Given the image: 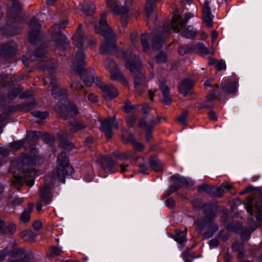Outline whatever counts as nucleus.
<instances>
[{
  "instance_id": "c85d7f7f",
  "label": "nucleus",
  "mask_w": 262,
  "mask_h": 262,
  "mask_svg": "<svg viewBox=\"0 0 262 262\" xmlns=\"http://www.w3.org/2000/svg\"><path fill=\"white\" fill-rule=\"evenodd\" d=\"M202 209L206 216L204 219L202 218L201 219L204 221H213L214 214L213 211V206L210 204H204L202 206Z\"/></svg>"
},
{
  "instance_id": "0eeeda50",
  "label": "nucleus",
  "mask_w": 262,
  "mask_h": 262,
  "mask_svg": "<svg viewBox=\"0 0 262 262\" xmlns=\"http://www.w3.org/2000/svg\"><path fill=\"white\" fill-rule=\"evenodd\" d=\"M172 30L169 24H164L161 30H155L151 33V46L153 50H159L165 42V38Z\"/></svg>"
},
{
  "instance_id": "a878e982",
  "label": "nucleus",
  "mask_w": 262,
  "mask_h": 262,
  "mask_svg": "<svg viewBox=\"0 0 262 262\" xmlns=\"http://www.w3.org/2000/svg\"><path fill=\"white\" fill-rule=\"evenodd\" d=\"M149 165L151 169L156 172H161L163 170V164L161 161L155 156H151L148 161Z\"/></svg>"
},
{
  "instance_id": "423d86ee",
  "label": "nucleus",
  "mask_w": 262,
  "mask_h": 262,
  "mask_svg": "<svg viewBox=\"0 0 262 262\" xmlns=\"http://www.w3.org/2000/svg\"><path fill=\"white\" fill-rule=\"evenodd\" d=\"M194 223L196 225V231L199 235H202L203 239L213 236L214 233L219 230L218 226L213 222V221L196 219Z\"/></svg>"
},
{
  "instance_id": "6ab92c4d",
  "label": "nucleus",
  "mask_w": 262,
  "mask_h": 262,
  "mask_svg": "<svg viewBox=\"0 0 262 262\" xmlns=\"http://www.w3.org/2000/svg\"><path fill=\"white\" fill-rule=\"evenodd\" d=\"M17 46L13 41H9L0 45V55L11 56L16 52Z\"/></svg>"
},
{
  "instance_id": "864d4df0",
  "label": "nucleus",
  "mask_w": 262,
  "mask_h": 262,
  "mask_svg": "<svg viewBox=\"0 0 262 262\" xmlns=\"http://www.w3.org/2000/svg\"><path fill=\"white\" fill-rule=\"evenodd\" d=\"M122 140L123 143L125 144L128 143H131L132 144H135L136 141L133 135L131 133L128 134L127 137H126L124 134H122Z\"/></svg>"
},
{
  "instance_id": "dca6fc26",
  "label": "nucleus",
  "mask_w": 262,
  "mask_h": 262,
  "mask_svg": "<svg viewBox=\"0 0 262 262\" xmlns=\"http://www.w3.org/2000/svg\"><path fill=\"white\" fill-rule=\"evenodd\" d=\"M146 120L145 116L142 117L139 120L138 126L139 127H145V139L148 142L152 138V128L157 124V122L154 119H151L148 122Z\"/></svg>"
},
{
  "instance_id": "2f4dec72",
  "label": "nucleus",
  "mask_w": 262,
  "mask_h": 262,
  "mask_svg": "<svg viewBox=\"0 0 262 262\" xmlns=\"http://www.w3.org/2000/svg\"><path fill=\"white\" fill-rule=\"evenodd\" d=\"M36 104L37 103L33 100L30 102L19 104L14 106L17 108V111L19 110L27 112L33 110L36 106Z\"/></svg>"
},
{
  "instance_id": "6e6552de",
  "label": "nucleus",
  "mask_w": 262,
  "mask_h": 262,
  "mask_svg": "<svg viewBox=\"0 0 262 262\" xmlns=\"http://www.w3.org/2000/svg\"><path fill=\"white\" fill-rule=\"evenodd\" d=\"M247 210L250 213L248 217L249 227L254 228L255 230L260 226V222H262V202L258 201L254 206L249 205Z\"/></svg>"
},
{
  "instance_id": "052dcab7",
  "label": "nucleus",
  "mask_w": 262,
  "mask_h": 262,
  "mask_svg": "<svg viewBox=\"0 0 262 262\" xmlns=\"http://www.w3.org/2000/svg\"><path fill=\"white\" fill-rule=\"evenodd\" d=\"M137 120L136 116L133 114L126 118V123L130 127H133Z\"/></svg>"
},
{
  "instance_id": "c756f323",
  "label": "nucleus",
  "mask_w": 262,
  "mask_h": 262,
  "mask_svg": "<svg viewBox=\"0 0 262 262\" xmlns=\"http://www.w3.org/2000/svg\"><path fill=\"white\" fill-rule=\"evenodd\" d=\"M110 73L111 78L112 79L118 80L123 84H127V81L124 77L121 71L118 68V67L115 69V70H113V72H110Z\"/></svg>"
},
{
  "instance_id": "680f3d73",
  "label": "nucleus",
  "mask_w": 262,
  "mask_h": 262,
  "mask_svg": "<svg viewBox=\"0 0 262 262\" xmlns=\"http://www.w3.org/2000/svg\"><path fill=\"white\" fill-rule=\"evenodd\" d=\"M193 48H194V50L196 49L199 50L202 54L205 55L209 54L208 49L202 43H198Z\"/></svg>"
},
{
  "instance_id": "393cba45",
  "label": "nucleus",
  "mask_w": 262,
  "mask_h": 262,
  "mask_svg": "<svg viewBox=\"0 0 262 262\" xmlns=\"http://www.w3.org/2000/svg\"><path fill=\"white\" fill-rule=\"evenodd\" d=\"M69 124L70 126V132L72 133H76L79 130L85 128L87 125L78 120L75 119H70L69 121Z\"/></svg>"
},
{
  "instance_id": "4d7b16f0",
  "label": "nucleus",
  "mask_w": 262,
  "mask_h": 262,
  "mask_svg": "<svg viewBox=\"0 0 262 262\" xmlns=\"http://www.w3.org/2000/svg\"><path fill=\"white\" fill-rule=\"evenodd\" d=\"M32 114L34 117L38 118L40 120H44L47 118L49 116V113L47 111L40 112V111H35L32 112Z\"/></svg>"
},
{
  "instance_id": "72a5a7b5",
  "label": "nucleus",
  "mask_w": 262,
  "mask_h": 262,
  "mask_svg": "<svg viewBox=\"0 0 262 262\" xmlns=\"http://www.w3.org/2000/svg\"><path fill=\"white\" fill-rule=\"evenodd\" d=\"M33 207L34 204L33 203H29L27 209L25 210L20 215L19 219L21 222L24 223H27L30 220V213L32 211Z\"/></svg>"
},
{
  "instance_id": "13d9d810",
  "label": "nucleus",
  "mask_w": 262,
  "mask_h": 262,
  "mask_svg": "<svg viewBox=\"0 0 262 262\" xmlns=\"http://www.w3.org/2000/svg\"><path fill=\"white\" fill-rule=\"evenodd\" d=\"M244 245L243 242H236L232 244V248L235 251H238V258H242L244 256L243 253L239 251V249L242 247Z\"/></svg>"
},
{
  "instance_id": "09e8293b",
  "label": "nucleus",
  "mask_w": 262,
  "mask_h": 262,
  "mask_svg": "<svg viewBox=\"0 0 262 262\" xmlns=\"http://www.w3.org/2000/svg\"><path fill=\"white\" fill-rule=\"evenodd\" d=\"M26 139L27 138H25L24 140L12 142V143H10L9 146V148L14 151L17 150L24 145Z\"/></svg>"
},
{
  "instance_id": "c03bdc74",
  "label": "nucleus",
  "mask_w": 262,
  "mask_h": 262,
  "mask_svg": "<svg viewBox=\"0 0 262 262\" xmlns=\"http://www.w3.org/2000/svg\"><path fill=\"white\" fill-rule=\"evenodd\" d=\"M186 235V230L184 231L177 230L176 231V234L174 238L178 243L181 244L186 240L185 237Z\"/></svg>"
},
{
  "instance_id": "603ef678",
  "label": "nucleus",
  "mask_w": 262,
  "mask_h": 262,
  "mask_svg": "<svg viewBox=\"0 0 262 262\" xmlns=\"http://www.w3.org/2000/svg\"><path fill=\"white\" fill-rule=\"evenodd\" d=\"M194 51V48L191 46H181L178 50V53L181 55H184Z\"/></svg>"
},
{
  "instance_id": "79ce46f5",
  "label": "nucleus",
  "mask_w": 262,
  "mask_h": 262,
  "mask_svg": "<svg viewBox=\"0 0 262 262\" xmlns=\"http://www.w3.org/2000/svg\"><path fill=\"white\" fill-rule=\"evenodd\" d=\"M95 8V5L93 3H91L83 7L82 11L86 16H89L94 13Z\"/></svg>"
},
{
  "instance_id": "4be33fe9",
  "label": "nucleus",
  "mask_w": 262,
  "mask_h": 262,
  "mask_svg": "<svg viewBox=\"0 0 262 262\" xmlns=\"http://www.w3.org/2000/svg\"><path fill=\"white\" fill-rule=\"evenodd\" d=\"M202 18L206 26L211 28L213 24V16L211 14L210 7L209 5V2L206 1L203 6Z\"/></svg>"
},
{
  "instance_id": "5fc2aeb1",
  "label": "nucleus",
  "mask_w": 262,
  "mask_h": 262,
  "mask_svg": "<svg viewBox=\"0 0 262 262\" xmlns=\"http://www.w3.org/2000/svg\"><path fill=\"white\" fill-rule=\"evenodd\" d=\"M212 188L210 185L207 184H203L201 185L198 186V191L199 193H202L203 192H206L208 194L211 195V193L210 192L212 190Z\"/></svg>"
},
{
  "instance_id": "a19ab883",
  "label": "nucleus",
  "mask_w": 262,
  "mask_h": 262,
  "mask_svg": "<svg viewBox=\"0 0 262 262\" xmlns=\"http://www.w3.org/2000/svg\"><path fill=\"white\" fill-rule=\"evenodd\" d=\"M246 191H247L248 192H251L254 191L255 192V194L258 195V199L256 202L258 201H259L260 202H262V190L260 188L249 186L246 188Z\"/></svg>"
},
{
  "instance_id": "f8f14e48",
  "label": "nucleus",
  "mask_w": 262,
  "mask_h": 262,
  "mask_svg": "<svg viewBox=\"0 0 262 262\" xmlns=\"http://www.w3.org/2000/svg\"><path fill=\"white\" fill-rule=\"evenodd\" d=\"M55 182L54 178L51 176H47L45 178L44 185L40 188L39 196L41 201L44 204L48 205L52 199V188Z\"/></svg>"
},
{
  "instance_id": "e433bc0d",
  "label": "nucleus",
  "mask_w": 262,
  "mask_h": 262,
  "mask_svg": "<svg viewBox=\"0 0 262 262\" xmlns=\"http://www.w3.org/2000/svg\"><path fill=\"white\" fill-rule=\"evenodd\" d=\"M104 66L110 72H112L113 70L117 68V64L114 60L108 57H106L104 61Z\"/></svg>"
},
{
  "instance_id": "f704fd0d",
  "label": "nucleus",
  "mask_w": 262,
  "mask_h": 262,
  "mask_svg": "<svg viewBox=\"0 0 262 262\" xmlns=\"http://www.w3.org/2000/svg\"><path fill=\"white\" fill-rule=\"evenodd\" d=\"M30 135L32 137H43L44 140L46 143H50L51 142L54 138L53 137L48 134V133H42V132L39 131H34L31 133Z\"/></svg>"
},
{
  "instance_id": "a211bd4d",
  "label": "nucleus",
  "mask_w": 262,
  "mask_h": 262,
  "mask_svg": "<svg viewBox=\"0 0 262 262\" xmlns=\"http://www.w3.org/2000/svg\"><path fill=\"white\" fill-rule=\"evenodd\" d=\"M100 164L105 172L113 173L117 170L116 166L117 163L110 156H103L100 159Z\"/></svg>"
},
{
  "instance_id": "9b49d317",
  "label": "nucleus",
  "mask_w": 262,
  "mask_h": 262,
  "mask_svg": "<svg viewBox=\"0 0 262 262\" xmlns=\"http://www.w3.org/2000/svg\"><path fill=\"white\" fill-rule=\"evenodd\" d=\"M55 110L59 113V117L64 120L73 118L79 114L77 106L73 103H59L54 106Z\"/></svg>"
},
{
  "instance_id": "338daca9",
  "label": "nucleus",
  "mask_w": 262,
  "mask_h": 262,
  "mask_svg": "<svg viewBox=\"0 0 262 262\" xmlns=\"http://www.w3.org/2000/svg\"><path fill=\"white\" fill-rule=\"evenodd\" d=\"M58 67V63L55 61H50L47 66L46 72L49 74L50 70H52Z\"/></svg>"
},
{
  "instance_id": "f3484780",
  "label": "nucleus",
  "mask_w": 262,
  "mask_h": 262,
  "mask_svg": "<svg viewBox=\"0 0 262 262\" xmlns=\"http://www.w3.org/2000/svg\"><path fill=\"white\" fill-rule=\"evenodd\" d=\"M227 228L228 230L239 233L243 241L248 240L250 237L251 233L254 231V228H250L249 227L240 228L239 227H237V225L234 223L228 225Z\"/></svg>"
},
{
  "instance_id": "49530a36",
  "label": "nucleus",
  "mask_w": 262,
  "mask_h": 262,
  "mask_svg": "<svg viewBox=\"0 0 262 262\" xmlns=\"http://www.w3.org/2000/svg\"><path fill=\"white\" fill-rule=\"evenodd\" d=\"M51 94L52 96L56 99H64L66 98V96L59 91L57 86L52 88Z\"/></svg>"
},
{
  "instance_id": "ea45409f",
  "label": "nucleus",
  "mask_w": 262,
  "mask_h": 262,
  "mask_svg": "<svg viewBox=\"0 0 262 262\" xmlns=\"http://www.w3.org/2000/svg\"><path fill=\"white\" fill-rule=\"evenodd\" d=\"M148 38L149 35L147 33H143L141 35V42L144 52H147L149 50V46L148 42Z\"/></svg>"
},
{
  "instance_id": "8fccbe9b",
  "label": "nucleus",
  "mask_w": 262,
  "mask_h": 262,
  "mask_svg": "<svg viewBox=\"0 0 262 262\" xmlns=\"http://www.w3.org/2000/svg\"><path fill=\"white\" fill-rule=\"evenodd\" d=\"M16 228V226L14 224H9L8 226H5L2 234H7L9 235H12L15 232Z\"/></svg>"
},
{
  "instance_id": "37998d69",
  "label": "nucleus",
  "mask_w": 262,
  "mask_h": 262,
  "mask_svg": "<svg viewBox=\"0 0 262 262\" xmlns=\"http://www.w3.org/2000/svg\"><path fill=\"white\" fill-rule=\"evenodd\" d=\"M21 237L25 241L34 240L36 235L31 230L24 231L21 232Z\"/></svg>"
},
{
  "instance_id": "3c124183",
  "label": "nucleus",
  "mask_w": 262,
  "mask_h": 262,
  "mask_svg": "<svg viewBox=\"0 0 262 262\" xmlns=\"http://www.w3.org/2000/svg\"><path fill=\"white\" fill-rule=\"evenodd\" d=\"M23 90L21 87L14 88L10 93L8 94V98L12 100L16 98Z\"/></svg>"
},
{
  "instance_id": "2eb2a0df",
  "label": "nucleus",
  "mask_w": 262,
  "mask_h": 262,
  "mask_svg": "<svg viewBox=\"0 0 262 262\" xmlns=\"http://www.w3.org/2000/svg\"><path fill=\"white\" fill-rule=\"evenodd\" d=\"M193 14L188 13L185 14V18L183 19L179 14H175L171 18L170 23L169 24L173 31L179 32L181 29L185 27L188 20L193 17Z\"/></svg>"
},
{
  "instance_id": "774afa93",
  "label": "nucleus",
  "mask_w": 262,
  "mask_h": 262,
  "mask_svg": "<svg viewBox=\"0 0 262 262\" xmlns=\"http://www.w3.org/2000/svg\"><path fill=\"white\" fill-rule=\"evenodd\" d=\"M226 66L225 62L223 60L217 61V62H216V64L215 66V69L218 71L226 69Z\"/></svg>"
},
{
  "instance_id": "5701e85b",
  "label": "nucleus",
  "mask_w": 262,
  "mask_h": 262,
  "mask_svg": "<svg viewBox=\"0 0 262 262\" xmlns=\"http://www.w3.org/2000/svg\"><path fill=\"white\" fill-rule=\"evenodd\" d=\"M57 136L59 140V145L62 148L68 150H71L73 148V145L71 142H69L66 138V137H70L68 130L64 129L62 130V134H58L57 135Z\"/></svg>"
},
{
  "instance_id": "a18cd8bd",
  "label": "nucleus",
  "mask_w": 262,
  "mask_h": 262,
  "mask_svg": "<svg viewBox=\"0 0 262 262\" xmlns=\"http://www.w3.org/2000/svg\"><path fill=\"white\" fill-rule=\"evenodd\" d=\"M211 196H215L216 198H220L224 193L225 191L222 186L220 187L213 186L212 188V190L210 192Z\"/></svg>"
},
{
  "instance_id": "bf43d9fd",
  "label": "nucleus",
  "mask_w": 262,
  "mask_h": 262,
  "mask_svg": "<svg viewBox=\"0 0 262 262\" xmlns=\"http://www.w3.org/2000/svg\"><path fill=\"white\" fill-rule=\"evenodd\" d=\"M156 61L158 63H163L166 61L167 55L164 52H160L156 56Z\"/></svg>"
},
{
  "instance_id": "39448f33",
  "label": "nucleus",
  "mask_w": 262,
  "mask_h": 262,
  "mask_svg": "<svg viewBox=\"0 0 262 262\" xmlns=\"http://www.w3.org/2000/svg\"><path fill=\"white\" fill-rule=\"evenodd\" d=\"M68 21L64 20L60 23L54 24L51 28L52 40L58 49H66L70 47V42L66 36L62 33Z\"/></svg>"
},
{
  "instance_id": "58836bf2",
  "label": "nucleus",
  "mask_w": 262,
  "mask_h": 262,
  "mask_svg": "<svg viewBox=\"0 0 262 262\" xmlns=\"http://www.w3.org/2000/svg\"><path fill=\"white\" fill-rule=\"evenodd\" d=\"M158 2V0H147L145 6V12L147 19L152 12L154 5Z\"/></svg>"
},
{
  "instance_id": "4468645a",
  "label": "nucleus",
  "mask_w": 262,
  "mask_h": 262,
  "mask_svg": "<svg viewBox=\"0 0 262 262\" xmlns=\"http://www.w3.org/2000/svg\"><path fill=\"white\" fill-rule=\"evenodd\" d=\"M40 27L38 19L35 17H32L30 20L28 33V38L31 43L36 44L40 39Z\"/></svg>"
},
{
  "instance_id": "f257e3e1",
  "label": "nucleus",
  "mask_w": 262,
  "mask_h": 262,
  "mask_svg": "<svg viewBox=\"0 0 262 262\" xmlns=\"http://www.w3.org/2000/svg\"><path fill=\"white\" fill-rule=\"evenodd\" d=\"M35 160L33 157L26 156L19 158L16 162H13L11 165V168L17 167V170L12 171L14 180L12 185L17 189L22 186L24 183L32 186L34 184L33 178L35 174L34 166Z\"/></svg>"
},
{
  "instance_id": "aec40b11",
  "label": "nucleus",
  "mask_w": 262,
  "mask_h": 262,
  "mask_svg": "<svg viewBox=\"0 0 262 262\" xmlns=\"http://www.w3.org/2000/svg\"><path fill=\"white\" fill-rule=\"evenodd\" d=\"M99 87L103 92L104 97L107 100H111L118 95L117 91L111 84L106 85L104 83H100Z\"/></svg>"
},
{
  "instance_id": "f03ea898",
  "label": "nucleus",
  "mask_w": 262,
  "mask_h": 262,
  "mask_svg": "<svg viewBox=\"0 0 262 262\" xmlns=\"http://www.w3.org/2000/svg\"><path fill=\"white\" fill-rule=\"evenodd\" d=\"M122 56L125 62L126 68L129 70L134 76L135 87L138 90L144 89L146 84V80L138 57L130 50L124 52Z\"/></svg>"
},
{
  "instance_id": "7ed1b4c3",
  "label": "nucleus",
  "mask_w": 262,
  "mask_h": 262,
  "mask_svg": "<svg viewBox=\"0 0 262 262\" xmlns=\"http://www.w3.org/2000/svg\"><path fill=\"white\" fill-rule=\"evenodd\" d=\"M96 32L103 36L106 40L99 48L101 54L109 55L116 51L117 45L115 42L116 35L112 29L108 26L106 19V14H101V19L99 25L95 27Z\"/></svg>"
},
{
  "instance_id": "c9c22d12",
  "label": "nucleus",
  "mask_w": 262,
  "mask_h": 262,
  "mask_svg": "<svg viewBox=\"0 0 262 262\" xmlns=\"http://www.w3.org/2000/svg\"><path fill=\"white\" fill-rule=\"evenodd\" d=\"M223 91L228 93H234L236 90V82L232 81L223 85Z\"/></svg>"
},
{
  "instance_id": "cd10ccee",
  "label": "nucleus",
  "mask_w": 262,
  "mask_h": 262,
  "mask_svg": "<svg viewBox=\"0 0 262 262\" xmlns=\"http://www.w3.org/2000/svg\"><path fill=\"white\" fill-rule=\"evenodd\" d=\"M193 86V82L188 79H185L182 80L179 86V92L182 94L184 96H186L188 92L192 88Z\"/></svg>"
},
{
  "instance_id": "473e14b6",
  "label": "nucleus",
  "mask_w": 262,
  "mask_h": 262,
  "mask_svg": "<svg viewBox=\"0 0 262 262\" xmlns=\"http://www.w3.org/2000/svg\"><path fill=\"white\" fill-rule=\"evenodd\" d=\"M181 30H182L181 35L187 38H194L197 34L196 30L190 26L187 27H184Z\"/></svg>"
},
{
  "instance_id": "69168bd1",
  "label": "nucleus",
  "mask_w": 262,
  "mask_h": 262,
  "mask_svg": "<svg viewBox=\"0 0 262 262\" xmlns=\"http://www.w3.org/2000/svg\"><path fill=\"white\" fill-rule=\"evenodd\" d=\"M160 89L162 93V95H167L169 94V89L164 81H161L160 83Z\"/></svg>"
},
{
  "instance_id": "6e6d98bb",
  "label": "nucleus",
  "mask_w": 262,
  "mask_h": 262,
  "mask_svg": "<svg viewBox=\"0 0 262 262\" xmlns=\"http://www.w3.org/2000/svg\"><path fill=\"white\" fill-rule=\"evenodd\" d=\"M122 108L126 113H130L136 109V106L135 105H132L130 101H127L124 102Z\"/></svg>"
},
{
  "instance_id": "b1692460",
  "label": "nucleus",
  "mask_w": 262,
  "mask_h": 262,
  "mask_svg": "<svg viewBox=\"0 0 262 262\" xmlns=\"http://www.w3.org/2000/svg\"><path fill=\"white\" fill-rule=\"evenodd\" d=\"M111 119L115 120V117H108L105 119H101L100 130L104 133V134L107 139L111 138L112 127L111 125Z\"/></svg>"
},
{
  "instance_id": "0e129e2a",
  "label": "nucleus",
  "mask_w": 262,
  "mask_h": 262,
  "mask_svg": "<svg viewBox=\"0 0 262 262\" xmlns=\"http://www.w3.org/2000/svg\"><path fill=\"white\" fill-rule=\"evenodd\" d=\"M188 112L187 110L184 111L177 118L178 121L181 123L183 125L186 126L187 125L186 117Z\"/></svg>"
},
{
  "instance_id": "1a4fd4ad",
  "label": "nucleus",
  "mask_w": 262,
  "mask_h": 262,
  "mask_svg": "<svg viewBox=\"0 0 262 262\" xmlns=\"http://www.w3.org/2000/svg\"><path fill=\"white\" fill-rule=\"evenodd\" d=\"M58 167L57 169V176L61 182H64L66 176L71 174L74 169L70 166L69 159L66 152L62 151L58 156L57 159Z\"/></svg>"
},
{
  "instance_id": "9d476101",
  "label": "nucleus",
  "mask_w": 262,
  "mask_h": 262,
  "mask_svg": "<svg viewBox=\"0 0 262 262\" xmlns=\"http://www.w3.org/2000/svg\"><path fill=\"white\" fill-rule=\"evenodd\" d=\"M7 262H35L33 252L21 248H15Z\"/></svg>"
},
{
  "instance_id": "20e7f679",
  "label": "nucleus",
  "mask_w": 262,
  "mask_h": 262,
  "mask_svg": "<svg viewBox=\"0 0 262 262\" xmlns=\"http://www.w3.org/2000/svg\"><path fill=\"white\" fill-rule=\"evenodd\" d=\"M82 24H79L76 32L72 38L75 45L78 48L76 53L75 58L77 64L75 70L77 72L80 73L82 70L83 66L86 64L84 53L81 49L83 46V41L84 39V32L82 31Z\"/></svg>"
},
{
  "instance_id": "e2e57ef3",
  "label": "nucleus",
  "mask_w": 262,
  "mask_h": 262,
  "mask_svg": "<svg viewBox=\"0 0 262 262\" xmlns=\"http://www.w3.org/2000/svg\"><path fill=\"white\" fill-rule=\"evenodd\" d=\"M61 252V250L60 249L58 248L52 247L50 249L49 253L47 255V256L53 257L59 255L60 254Z\"/></svg>"
},
{
  "instance_id": "7c9ffc66",
  "label": "nucleus",
  "mask_w": 262,
  "mask_h": 262,
  "mask_svg": "<svg viewBox=\"0 0 262 262\" xmlns=\"http://www.w3.org/2000/svg\"><path fill=\"white\" fill-rule=\"evenodd\" d=\"M16 111L17 108L14 106L9 105L6 107L2 114L0 115V125L3 127L4 125L1 123L8 119L9 114Z\"/></svg>"
},
{
  "instance_id": "4c0bfd02",
  "label": "nucleus",
  "mask_w": 262,
  "mask_h": 262,
  "mask_svg": "<svg viewBox=\"0 0 262 262\" xmlns=\"http://www.w3.org/2000/svg\"><path fill=\"white\" fill-rule=\"evenodd\" d=\"M47 51V46L45 44H42L34 51V55L38 58L43 57Z\"/></svg>"
},
{
  "instance_id": "de8ad7c7",
  "label": "nucleus",
  "mask_w": 262,
  "mask_h": 262,
  "mask_svg": "<svg viewBox=\"0 0 262 262\" xmlns=\"http://www.w3.org/2000/svg\"><path fill=\"white\" fill-rule=\"evenodd\" d=\"M43 80L45 85L50 83L52 86V88L56 86V79L55 75L52 74H50L49 76H46Z\"/></svg>"
},
{
  "instance_id": "ddd939ff",
  "label": "nucleus",
  "mask_w": 262,
  "mask_h": 262,
  "mask_svg": "<svg viewBox=\"0 0 262 262\" xmlns=\"http://www.w3.org/2000/svg\"><path fill=\"white\" fill-rule=\"evenodd\" d=\"M171 179L172 180L173 183L171 185L169 189L165 193V197L169 196L171 193L178 190L181 186L190 187H192L194 184L190 179L180 177L178 174L171 176Z\"/></svg>"
},
{
  "instance_id": "bb28decb",
  "label": "nucleus",
  "mask_w": 262,
  "mask_h": 262,
  "mask_svg": "<svg viewBox=\"0 0 262 262\" xmlns=\"http://www.w3.org/2000/svg\"><path fill=\"white\" fill-rule=\"evenodd\" d=\"M80 75V78L84 83L88 86H91L94 82L93 75L91 74L87 70L82 68L81 73L77 72Z\"/></svg>"
},
{
  "instance_id": "412c9836",
  "label": "nucleus",
  "mask_w": 262,
  "mask_h": 262,
  "mask_svg": "<svg viewBox=\"0 0 262 262\" xmlns=\"http://www.w3.org/2000/svg\"><path fill=\"white\" fill-rule=\"evenodd\" d=\"M106 3L108 7L112 9L113 12L118 15H121L122 20L125 21L128 17V10L127 8H120L115 4L113 0H106Z\"/></svg>"
}]
</instances>
